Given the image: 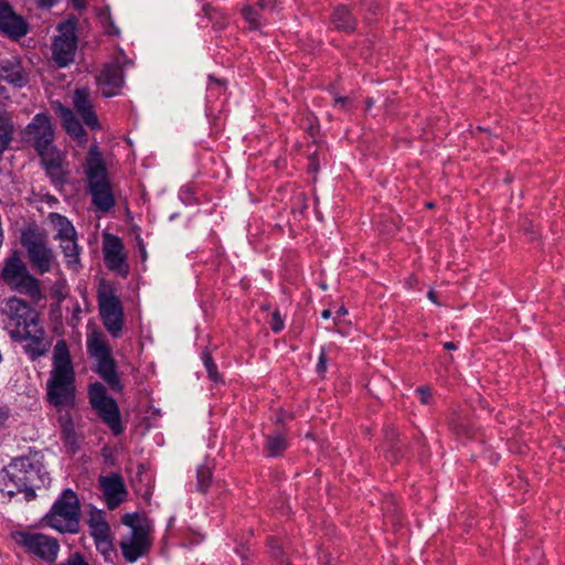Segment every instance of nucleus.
<instances>
[{"instance_id":"obj_42","label":"nucleus","mask_w":565,"mask_h":565,"mask_svg":"<svg viewBox=\"0 0 565 565\" xmlns=\"http://www.w3.org/2000/svg\"><path fill=\"white\" fill-rule=\"evenodd\" d=\"M269 544L271 550V556L276 558L280 557L282 555V551L280 546L277 545V542L275 540H270Z\"/></svg>"},{"instance_id":"obj_7","label":"nucleus","mask_w":565,"mask_h":565,"mask_svg":"<svg viewBox=\"0 0 565 565\" xmlns=\"http://www.w3.org/2000/svg\"><path fill=\"white\" fill-rule=\"evenodd\" d=\"M1 278L12 290L24 294L32 299H40L42 296L40 281L30 274L18 252H13L4 260Z\"/></svg>"},{"instance_id":"obj_13","label":"nucleus","mask_w":565,"mask_h":565,"mask_svg":"<svg viewBox=\"0 0 565 565\" xmlns=\"http://www.w3.org/2000/svg\"><path fill=\"white\" fill-rule=\"evenodd\" d=\"M57 30L60 34L53 42V57L63 67L74 60L77 49L76 26L73 22L65 21L58 24Z\"/></svg>"},{"instance_id":"obj_45","label":"nucleus","mask_w":565,"mask_h":565,"mask_svg":"<svg viewBox=\"0 0 565 565\" xmlns=\"http://www.w3.org/2000/svg\"><path fill=\"white\" fill-rule=\"evenodd\" d=\"M347 315H348V310H347V308H345V307H343V306H341V307L337 310V312H335V317H334V319H333L334 324H338V322L340 321V319H341L342 317L347 316Z\"/></svg>"},{"instance_id":"obj_37","label":"nucleus","mask_w":565,"mask_h":565,"mask_svg":"<svg viewBox=\"0 0 565 565\" xmlns=\"http://www.w3.org/2000/svg\"><path fill=\"white\" fill-rule=\"evenodd\" d=\"M416 394L418 395L420 402L425 405L431 402L433 395L431 391L427 386H420L416 388Z\"/></svg>"},{"instance_id":"obj_29","label":"nucleus","mask_w":565,"mask_h":565,"mask_svg":"<svg viewBox=\"0 0 565 565\" xmlns=\"http://www.w3.org/2000/svg\"><path fill=\"white\" fill-rule=\"evenodd\" d=\"M260 11L255 4H246L242 9V15L248 23L250 30H257L260 28Z\"/></svg>"},{"instance_id":"obj_35","label":"nucleus","mask_w":565,"mask_h":565,"mask_svg":"<svg viewBox=\"0 0 565 565\" xmlns=\"http://www.w3.org/2000/svg\"><path fill=\"white\" fill-rule=\"evenodd\" d=\"M61 422H62V428H63V434H64L65 439L68 443H73L75 440V436H74L72 419L70 417H66V418H62Z\"/></svg>"},{"instance_id":"obj_17","label":"nucleus","mask_w":565,"mask_h":565,"mask_svg":"<svg viewBox=\"0 0 565 565\" xmlns=\"http://www.w3.org/2000/svg\"><path fill=\"white\" fill-rule=\"evenodd\" d=\"M12 340L24 342L23 350L32 361L45 355L50 348V343L45 339V331L41 324L31 326V329L23 332L20 337L12 338Z\"/></svg>"},{"instance_id":"obj_40","label":"nucleus","mask_w":565,"mask_h":565,"mask_svg":"<svg viewBox=\"0 0 565 565\" xmlns=\"http://www.w3.org/2000/svg\"><path fill=\"white\" fill-rule=\"evenodd\" d=\"M225 86L224 81L214 78L213 76H209V89L213 90L215 88L222 89Z\"/></svg>"},{"instance_id":"obj_11","label":"nucleus","mask_w":565,"mask_h":565,"mask_svg":"<svg viewBox=\"0 0 565 565\" xmlns=\"http://www.w3.org/2000/svg\"><path fill=\"white\" fill-rule=\"evenodd\" d=\"M3 315L6 316V329L11 339L20 337L31 329V326L40 324L38 312L26 301L18 297H11L6 301Z\"/></svg>"},{"instance_id":"obj_8","label":"nucleus","mask_w":565,"mask_h":565,"mask_svg":"<svg viewBox=\"0 0 565 565\" xmlns=\"http://www.w3.org/2000/svg\"><path fill=\"white\" fill-rule=\"evenodd\" d=\"M47 221L54 231L53 238L58 242L66 266L77 271L81 267L82 248L77 243L74 225L66 216L56 212H51Z\"/></svg>"},{"instance_id":"obj_20","label":"nucleus","mask_w":565,"mask_h":565,"mask_svg":"<svg viewBox=\"0 0 565 565\" xmlns=\"http://www.w3.org/2000/svg\"><path fill=\"white\" fill-rule=\"evenodd\" d=\"M25 134L32 138L35 149L52 143L54 131L49 116L44 113L36 114L26 126Z\"/></svg>"},{"instance_id":"obj_30","label":"nucleus","mask_w":565,"mask_h":565,"mask_svg":"<svg viewBox=\"0 0 565 565\" xmlns=\"http://www.w3.org/2000/svg\"><path fill=\"white\" fill-rule=\"evenodd\" d=\"M212 481V470L207 466H200L196 470V490L206 493Z\"/></svg>"},{"instance_id":"obj_4","label":"nucleus","mask_w":565,"mask_h":565,"mask_svg":"<svg viewBox=\"0 0 565 565\" xmlns=\"http://www.w3.org/2000/svg\"><path fill=\"white\" fill-rule=\"evenodd\" d=\"M81 502L72 489H65L53 502L42 523L60 533L75 534L79 531Z\"/></svg>"},{"instance_id":"obj_24","label":"nucleus","mask_w":565,"mask_h":565,"mask_svg":"<svg viewBox=\"0 0 565 565\" xmlns=\"http://www.w3.org/2000/svg\"><path fill=\"white\" fill-rule=\"evenodd\" d=\"M53 109L58 115V117L62 120L63 127L65 128L66 132L71 135L73 138L78 140L79 142H85L87 140L86 138V131L79 120L75 117V114L72 109L64 106L60 102L53 103Z\"/></svg>"},{"instance_id":"obj_38","label":"nucleus","mask_w":565,"mask_h":565,"mask_svg":"<svg viewBox=\"0 0 565 565\" xmlns=\"http://www.w3.org/2000/svg\"><path fill=\"white\" fill-rule=\"evenodd\" d=\"M254 4L260 11L266 12V11H274L277 6V1L276 0H255Z\"/></svg>"},{"instance_id":"obj_44","label":"nucleus","mask_w":565,"mask_h":565,"mask_svg":"<svg viewBox=\"0 0 565 565\" xmlns=\"http://www.w3.org/2000/svg\"><path fill=\"white\" fill-rule=\"evenodd\" d=\"M38 7L41 8H51L53 7L58 0H34Z\"/></svg>"},{"instance_id":"obj_23","label":"nucleus","mask_w":565,"mask_h":565,"mask_svg":"<svg viewBox=\"0 0 565 565\" xmlns=\"http://www.w3.org/2000/svg\"><path fill=\"white\" fill-rule=\"evenodd\" d=\"M98 87L105 97H113L120 93L124 84V72L118 65L106 66L97 77Z\"/></svg>"},{"instance_id":"obj_46","label":"nucleus","mask_w":565,"mask_h":565,"mask_svg":"<svg viewBox=\"0 0 565 565\" xmlns=\"http://www.w3.org/2000/svg\"><path fill=\"white\" fill-rule=\"evenodd\" d=\"M72 2V6L76 9V10H84L86 9V1L85 0H71Z\"/></svg>"},{"instance_id":"obj_2","label":"nucleus","mask_w":565,"mask_h":565,"mask_svg":"<svg viewBox=\"0 0 565 565\" xmlns=\"http://www.w3.org/2000/svg\"><path fill=\"white\" fill-rule=\"evenodd\" d=\"M76 374L68 345L64 339L58 340L52 353V366L46 381V397L50 405L58 411L75 405Z\"/></svg>"},{"instance_id":"obj_26","label":"nucleus","mask_w":565,"mask_h":565,"mask_svg":"<svg viewBox=\"0 0 565 565\" xmlns=\"http://www.w3.org/2000/svg\"><path fill=\"white\" fill-rule=\"evenodd\" d=\"M202 12L213 23L215 30H223L227 26L228 15L221 8L214 7L211 3H204Z\"/></svg>"},{"instance_id":"obj_43","label":"nucleus","mask_w":565,"mask_h":565,"mask_svg":"<svg viewBox=\"0 0 565 565\" xmlns=\"http://www.w3.org/2000/svg\"><path fill=\"white\" fill-rule=\"evenodd\" d=\"M350 99L348 97H334V106L340 107L341 109H347V106L349 105Z\"/></svg>"},{"instance_id":"obj_28","label":"nucleus","mask_w":565,"mask_h":565,"mask_svg":"<svg viewBox=\"0 0 565 565\" xmlns=\"http://www.w3.org/2000/svg\"><path fill=\"white\" fill-rule=\"evenodd\" d=\"M265 446L269 456L277 457L287 448V441L284 436L275 434L266 437Z\"/></svg>"},{"instance_id":"obj_14","label":"nucleus","mask_w":565,"mask_h":565,"mask_svg":"<svg viewBox=\"0 0 565 565\" xmlns=\"http://www.w3.org/2000/svg\"><path fill=\"white\" fill-rule=\"evenodd\" d=\"M134 516L126 514L122 518V523L132 527L131 536L128 541L120 542V550L125 559L129 563H135L150 548V540L147 531L142 527L135 526Z\"/></svg>"},{"instance_id":"obj_27","label":"nucleus","mask_w":565,"mask_h":565,"mask_svg":"<svg viewBox=\"0 0 565 565\" xmlns=\"http://www.w3.org/2000/svg\"><path fill=\"white\" fill-rule=\"evenodd\" d=\"M35 150L41 157L44 168L64 162L63 156L56 150L53 142L45 145L44 148H36Z\"/></svg>"},{"instance_id":"obj_48","label":"nucleus","mask_w":565,"mask_h":565,"mask_svg":"<svg viewBox=\"0 0 565 565\" xmlns=\"http://www.w3.org/2000/svg\"><path fill=\"white\" fill-rule=\"evenodd\" d=\"M444 348L446 350H456L458 348V345H457V343L449 341V342L444 343Z\"/></svg>"},{"instance_id":"obj_3","label":"nucleus","mask_w":565,"mask_h":565,"mask_svg":"<svg viewBox=\"0 0 565 565\" xmlns=\"http://www.w3.org/2000/svg\"><path fill=\"white\" fill-rule=\"evenodd\" d=\"M84 172L92 204L99 212H109L115 206L116 200L104 154L96 142L89 146Z\"/></svg>"},{"instance_id":"obj_18","label":"nucleus","mask_w":565,"mask_h":565,"mask_svg":"<svg viewBox=\"0 0 565 565\" xmlns=\"http://www.w3.org/2000/svg\"><path fill=\"white\" fill-rule=\"evenodd\" d=\"M98 483L105 497L107 507L110 510L116 509L121 502L126 500L127 490L124 483V479L119 473L102 476L98 479Z\"/></svg>"},{"instance_id":"obj_1","label":"nucleus","mask_w":565,"mask_h":565,"mask_svg":"<svg viewBox=\"0 0 565 565\" xmlns=\"http://www.w3.org/2000/svg\"><path fill=\"white\" fill-rule=\"evenodd\" d=\"M50 480L43 465V456L39 452H30L13 458L1 469L0 491L10 499L22 493L25 501L30 502L35 500L36 489L45 487Z\"/></svg>"},{"instance_id":"obj_33","label":"nucleus","mask_w":565,"mask_h":565,"mask_svg":"<svg viewBox=\"0 0 565 565\" xmlns=\"http://www.w3.org/2000/svg\"><path fill=\"white\" fill-rule=\"evenodd\" d=\"M68 295V289L65 280L56 281L51 288V296L56 301H63Z\"/></svg>"},{"instance_id":"obj_41","label":"nucleus","mask_w":565,"mask_h":565,"mask_svg":"<svg viewBox=\"0 0 565 565\" xmlns=\"http://www.w3.org/2000/svg\"><path fill=\"white\" fill-rule=\"evenodd\" d=\"M105 32L106 34L108 35H115V36H118L120 34V31L119 29L115 25V23L113 21H108L106 28H105Z\"/></svg>"},{"instance_id":"obj_36","label":"nucleus","mask_w":565,"mask_h":565,"mask_svg":"<svg viewBox=\"0 0 565 565\" xmlns=\"http://www.w3.org/2000/svg\"><path fill=\"white\" fill-rule=\"evenodd\" d=\"M285 327L284 319L281 318L278 310L274 311L271 315V321H270V329L278 333L280 332Z\"/></svg>"},{"instance_id":"obj_10","label":"nucleus","mask_w":565,"mask_h":565,"mask_svg":"<svg viewBox=\"0 0 565 565\" xmlns=\"http://www.w3.org/2000/svg\"><path fill=\"white\" fill-rule=\"evenodd\" d=\"M15 543L41 561L52 564L60 552L58 541L47 534L33 531H17L12 534Z\"/></svg>"},{"instance_id":"obj_5","label":"nucleus","mask_w":565,"mask_h":565,"mask_svg":"<svg viewBox=\"0 0 565 565\" xmlns=\"http://www.w3.org/2000/svg\"><path fill=\"white\" fill-rule=\"evenodd\" d=\"M88 355L95 361L94 371L116 393L124 388L117 373L116 361L113 358L111 348L106 335L98 329H93L86 339Z\"/></svg>"},{"instance_id":"obj_34","label":"nucleus","mask_w":565,"mask_h":565,"mask_svg":"<svg viewBox=\"0 0 565 565\" xmlns=\"http://www.w3.org/2000/svg\"><path fill=\"white\" fill-rule=\"evenodd\" d=\"M13 420V414L8 405H0V430L7 429Z\"/></svg>"},{"instance_id":"obj_16","label":"nucleus","mask_w":565,"mask_h":565,"mask_svg":"<svg viewBox=\"0 0 565 565\" xmlns=\"http://www.w3.org/2000/svg\"><path fill=\"white\" fill-rule=\"evenodd\" d=\"M103 252L107 267L111 271H116L121 276H127L129 265L127 263V254L121 239L116 235H105Z\"/></svg>"},{"instance_id":"obj_39","label":"nucleus","mask_w":565,"mask_h":565,"mask_svg":"<svg viewBox=\"0 0 565 565\" xmlns=\"http://www.w3.org/2000/svg\"><path fill=\"white\" fill-rule=\"evenodd\" d=\"M327 370V353L324 351V349L321 350L320 354H319V359H318V363H317V372L319 374H323Z\"/></svg>"},{"instance_id":"obj_22","label":"nucleus","mask_w":565,"mask_h":565,"mask_svg":"<svg viewBox=\"0 0 565 565\" xmlns=\"http://www.w3.org/2000/svg\"><path fill=\"white\" fill-rule=\"evenodd\" d=\"M0 79L14 87L21 88L29 83V75L22 66L21 61L15 56H11L1 61Z\"/></svg>"},{"instance_id":"obj_31","label":"nucleus","mask_w":565,"mask_h":565,"mask_svg":"<svg viewBox=\"0 0 565 565\" xmlns=\"http://www.w3.org/2000/svg\"><path fill=\"white\" fill-rule=\"evenodd\" d=\"M47 175L54 184H64L66 182V171L64 170L63 162L56 163L45 168Z\"/></svg>"},{"instance_id":"obj_6","label":"nucleus","mask_w":565,"mask_h":565,"mask_svg":"<svg viewBox=\"0 0 565 565\" xmlns=\"http://www.w3.org/2000/svg\"><path fill=\"white\" fill-rule=\"evenodd\" d=\"M96 298L103 326L113 338L121 337L125 312L114 285L106 279H102L97 287Z\"/></svg>"},{"instance_id":"obj_32","label":"nucleus","mask_w":565,"mask_h":565,"mask_svg":"<svg viewBox=\"0 0 565 565\" xmlns=\"http://www.w3.org/2000/svg\"><path fill=\"white\" fill-rule=\"evenodd\" d=\"M202 360H203V364L205 366V370L207 372V375L209 377L214 381V382H217L218 379H220V374L217 372V366L216 364L214 363L213 361V358L212 355L210 354V352L207 351H204L202 353Z\"/></svg>"},{"instance_id":"obj_49","label":"nucleus","mask_w":565,"mask_h":565,"mask_svg":"<svg viewBox=\"0 0 565 565\" xmlns=\"http://www.w3.org/2000/svg\"><path fill=\"white\" fill-rule=\"evenodd\" d=\"M332 316V312L330 309H324L322 312H321V317L323 319H329L330 317Z\"/></svg>"},{"instance_id":"obj_15","label":"nucleus","mask_w":565,"mask_h":565,"mask_svg":"<svg viewBox=\"0 0 565 565\" xmlns=\"http://www.w3.org/2000/svg\"><path fill=\"white\" fill-rule=\"evenodd\" d=\"M87 524L97 551L107 557L113 551V539L105 511L95 508L92 509Z\"/></svg>"},{"instance_id":"obj_19","label":"nucleus","mask_w":565,"mask_h":565,"mask_svg":"<svg viewBox=\"0 0 565 565\" xmlns=\"http://www.w3.org/2000/svg\"><path fill=\"white\" fill-rule=\"evenodd\" d=\"M73 106L75 111L90 129H99L100 125L95 114L90 90L87 87H78L73 93Z\"/></svg>"},{"instance_id":"obj_47","label":"nucleus","mask_w":565,"mask_h":565,"mask_svg":"<svg viewBox=\"0 0 565 565\" xmlns=\"http://www.w3.org/2000/svg\"><path fill=\"white\" fill-rule=\"evenodd\" d=\"M427 297H428V299H429L431 302H434V303H436V305H439V302H438V300H437V297H436V291H435V290L430 289V290L428 291V294H427Z\"/></svg>"},{"instance_id":"obj_12","label":"nucleus","mask_w":565,"mask_h":565,"mask_svg":"<svg viewBox=\"0 0 565 565\" xmlns=\"http://www.w3.org/2000/svg\"><path fill=\"white\" fill-rule=\"evenodd\" d=\"M22 245L25 247L32 267L41 275L51 271L55 263L53 250L47 246L42 233L28 231L22 234Z\"/></svg>"},{"instance_id":"obj_25","label":"nucleus","mask_w":565,"mask_h":565,"mask_svg":"<svg viewBox=\"0 0 565 565\" xmlns=\"http://www.w3.org/2000/svg\"><path fill=\"white\" fill-rule=\"evenodd\" d=\"M331 22L337 30L345 32L354 31L356 25L355 19L344 6L338 7L333 11Z\"/></svg>"},{"instance_id":"obj_9","label":"nucleus","mask_w":565,"mask_h":565,"mask_svg":"<svg viewBox=\"0 0 565 565\" xmlns=\"http://www.w3.org/2000/svg\"><path fill=\"white\" fill-rule=\"evenodd\" d=\"M88 399L98 418L109 427L115 436L124 433L125 427L116 401L107 394L106 387L95 382L88 387Z\"/></svg>"},{"instance_id":"obj_21","label":"nucleus","mask_w":565,"mask_h":565,"mask_svg":"<svg viewBox=\"0 0 565 565\" xmlns=\"http://www.w3.org/2000/svg\"><path fill=\"white\" fill-rule=\"evenodd\" d=\"M0 31L10 38L19 39L28 33V23L4 2H0Z\"/></svg>"}]
</instances>
